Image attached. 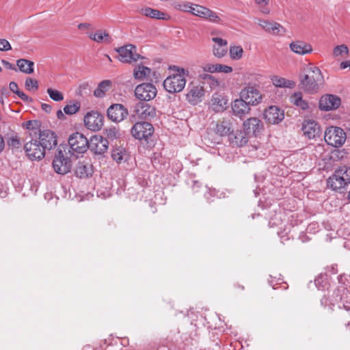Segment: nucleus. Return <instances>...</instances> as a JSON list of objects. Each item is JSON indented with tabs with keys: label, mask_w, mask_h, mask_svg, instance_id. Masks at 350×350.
Segmentation results:
<instances>
[{
	"label": "nucleus",
	"mask_w": 350,
	"mask_h": 350,
	"mask_svg": "<svg viewBox=\"0 0 350 350\" xmlns=\"http://www.w3.org/2000/svg\"><path fill=\"white\" fill-rule=\"evenodd\" d=\"M192 10L193 15L206 19L212 23H219L221 21L220 17L216 12L204 6L194 5Z\"/></svg>",
	"instance_id": "2eb2a0df"
},
{
	"label": "nucleus",
	"mask_w": 350,
	"mask_h": 350,
	"mask_svg": "<svg viewBox=\"0 0 350 350\" xmlns=\"http://www.w3.org/2000/svg\"><path fill=\"white\" fill-rule=\"evenodd\" d=\"M111 157L114 161L119 163H122V161H125L127 159L126 152L122 147L113 150Z\"/></svg>",
	"instance_id": "c9c22d12"
},
{
	"label": "nucleus",
	"mask_w": 350,
	"mask_h": 350,
	"mask_svg": "<svg viewBox=\"0 0 350 350\" xmlns=\"http://www.w3.org/2000/svg\"><path fill=\"white\" fill-rule=\"evenodd\" d=\"M4 148H5L4 139H3V137H2V135L0 134V152H1L3 150Z\"/></svg>",
	"instance_id": "680f3d73"
},
{
	"label": "nucleus",
	"mask_w": 350,
	"mask_h": 350,
	"mask_svg": "<svg viewBox=\"0 0 350 350\" xmlns=\"http://www.w3.org/2000/svg\"><path fill=\"white\" fill-rule=\"evenodd\" d=\"M340 174H342L336 170L334 174L327 180L328 186L334 191L343 188L348 185L344 177L342 178Z\"/></svg>",
	"instance_id": "5701e85b"
},
{
	"label": "nucleus",
	"mask_w": 350,
	"mask_h": 350,
	"mask_svg": "<svg viewBox=\"0 0 350 350\" xmlns=\"http://www.w3.org/2000/svg\"><path fill=\"white\" fill-rule=\"evenodd\" d=\"M231 142L237 146H243L247 142V138L245 137V134L241 131L237 132L233 138H230Z\"/></svg>",
	"instance_id": "4c0bfd02"
},
{
	"label": "nucleus",
	"mask_w": 350,
	"mask_h": 350,
	"mask_svg": "<svg viewBox=\"0 0 350 350\" xmlns=\"http://www.w3.org/2000/svg\"><path fill=\"white\" fill-rule=\"evenodd\" d=\"M290 101L292 104L303 110L308 108V103L303 99L302 94L299 92H295L290 96Z\"/></svg>",
	"instance_id": "2f4dec72"
},
{
	"label": "nucleus",
	"mask_w": 350,
	"mask_h": 350,
	"mask_svg": "<svg viewBox=\"0 0 350 350\" xmlns=\"http://www.w3.org/2000/svg\"><path fill=\"white\" fill-rule=\"evenodd\" d=\"M338 172H341L342 174H340L341 176L344 179H345L346 182L349 184L350 183V167L347 165H342L339 167L338 169Z\"/></svg>",
	"instance_id": "a18cd8bd"
},
{
	"label": "nucleus",
	"mask_w": 350,
	"mask_h": 350,
	"mask_svg": "<svg viewBox=\"0 0 350 350\" xmlns=\"http://www.w3.org/2000/svg\"><path fill=\"white\" fill-rule=\"evenodd\" d=\"M9 88H10V90L12 92H14V93H15V94H16V93L19 91V89H18V85H17V83H16V82H14V81H12V82H10V84H9Z\"/></svg>",
	"instance_id": "13d9d810"
},
{
	"label": "nucleus",
	"mask_w": 350,
	"mask_h": 350,
	"mask_svg": "<svg viewBox=\"0 0 350 350\" xmlns=\"http://www.w3.org/2000/svg\"><path fill=\"white\" fill-rule=\"evenodd\" d=\"M12 49L11 44L6 39H0V51H8Z\"/></svg>",
	"instance_id": "603ef678"
},
{
	"label": "nucleus",
	"mask_w": 350,
	"mask_h": 350,
	"mask_svg": "<svg viewBox=\"0 0 350 350\" xmlns=\"http://www.w3.org/2000/svg\"><path fill=\"white\" fill-rule=\"evenodd\" d=\"M211 107L216 112L224 111L228 106V98L221 94H214L211 98Z\"/></svg>",
	"instance_id": "a878e982"
},
{
	"label": "nucleus",
	"mask_w": 350,
	"mask_h": 350,
	"mask_svg": "<svg viewBox=\"0 0 350 350\" xmlns=\"http://www.w3.org/2000/svg\"><path fill=\"white\" fill-rule=\"evenodd\" d=\"M213 75L208 74V72H203L199 75V80L200 83L202 85L205 81L208 80L210 77H211Z\"/></svg>",
	"instance_id": "5fc2aeb1"
},
{
	"label": "nucleus",
	"mask_w": 350,
	"mask_h": 350,
	"mask_svg": "<svg viewBox=\"0 0 350 350\" xmlns=\"http://www.w3.org/2000/svg\"><path fill=\"white\" fill-rule=\"evenodd\" d=\"M119 59L123 63H133L137 62L141 55L136 53V47L133 44H128L118 49Z\"/></svg>",
	"instance_id": "9d476101"
},
{
	"label": "nucleus",
	"mask_w": 350,
	"mask_h": 350,
	"mask_svg": "<svg viewBox=\"0 0 350 350\" xmlns=\"http://www.w3.org/2000/svg\"><path fill=\"white\" fill-rule=\"evenodd\" d=\"M57 117L59 120H64L65 118L64 113L62 112L61 109L57 111Z\"/></svg>",
	"instance_id": "0e129e2a"
},
{
	"label": "nucleus",
	"mask_w": 350,
	"mask_h": 350,
	"mask_svg": "<svg viewBox=\"0 0 350 350\" xmlns=\"http://www.w3.org/2000/svg\"><path fill=\"white\" fill-rule=\"evenodd\" d=\"M202 85L203 87L208 86L210 89V91H212L213 90L217 89L219 87V81L217 80V79H216L215 77L212 76L211 77H210V79L208 80L205 81V83H204Z\"/></svg>",
	"instance_id": "c03bdc74"
},
{
	"label": "nucleus",
	"mask_w": 350,
	"mask_h": 350,
	"mask_svg": "<svg viewBox=\"0 0 350 350\" xmlns=\"http://www.w3.org/2000/svg\"><path fill=\"white\" fill-rule=\"evenodd\" d=\"M229 52L232 59H239L243 56V50L241 46H232L230 47Z\"/></svg>",
	"instance_id": "58836bf2"
},
{
	"label": "nucleus",
	"mask_w": 350,
	"mask_h": 350,
	"mask_svg": "<svg viewBox=\"0 0 350 350\" xmlns=\"http://www.w3.org/2000/svg\"><path fill=\"white\" fill-rule=\"evenodd\" d=\"M323 83V76L320 69L316 66H310L307 68L306 74L301 80V83L305 91L310 93L317 92L319 85Z\"/></svg>",
	"instance_id": "7ed1b4c3"
},
{
	"label": "nucleus",
	"mask_w": 350,
	"mask_h": 350,
	"mask_svg": "<svg viewBox=\"0 0 350 350\" xmlns=\"http://www.w3.org/2000/svg\"><path fill=\"white\" fill-rule=\"evenodd\" d=\"M109 147V142L106 138L100 135H94L89 141L88 148L96 154L105 153Z\"/></svg>",
	"instance_id": "4468645a"
},
{
	"label": "nucleus",
	"mask_w": 350,
	"mask_h": 350,
	"mask_svg": "<svg viewBox=\"0 0 350 350\" xmlns=\"http://www.w3.org/2000/svg\"><path fill=\"white\" fill-rule=\"evenodd\" d=\"M45 150H51L57 144V135L51 130L40 131L38 140Z\"/></svg>",
	"instance_id": "f8f14e48"
},
{
	"label": "nucleus",
	"mask_w": 350,
	"mask_h": 350,
	"mask_svg": "<svg viewBox=\"0 0 350 350\" xmlns=\"http://www.w3.org/2000/svg\"><path fill=\"white\" fill-rule=\"evenodd\" d=\"M68 144L72 154L74 152L82 154L88 149L89 141L82 133L76 132L69 137Z\"/></svg>",
	"instance_id": "39448f33"
},
{
	"label": "nucleus",
	"mask_w": 350,
	"mask_h": 350,
	"mask_svg": "<svg viewBox=\"0 0 350 350\" xmlns=\"http://www.w3.org/2000/svg\"><path fill=\"white\" fill-rule=\"evenodd\" d=\"M80 109V105L78 103L66 105L64 107V111L67 115L75 114Z\"/></svg>",
	"instance_id": "a19ab883"
},
{
	"label": "nucleus",
	"mask_w": 350,
	"mask_h": 350,
	"mask_svg": "<svg viewBox=\"0 0 350 350\" xmlns=\"http://www.w3.org/2000/svg\"><path fill=\"white\" fill-rule=\"evenodd\" d=\"M66 146H59L55 154L53 161V167L54 171L59 174H66L70 172L72 168V161L68 154H70V150Z\"/></svg>",
	"instance_id": "f03ea898"
},
{
	"label": "nucleus",
	"mask_w": 350,
	"mask_h": 350,
	"mask_svg": "<svg viewBox=\"0 0 350 350\" xmlns=\"http://www.w3.org/2000/svg\"><path fill=\"white\" fill-rule=\"evenodd\" d=\"M16 94L23 101L28 102L31 100V98L22 91L19 90Z\"/></svg>",
	"instance_id": "4d7b16f0"
},
{
	"label": "nucleus",
	"mask_w": 350,
	"mask_h": 350,
	"mask_svg": "<svg viewBox=\"0 0 350 350\" xmlns=\"http://www.w3.org/2000/svg\"><path fill=\"white\" fill-rule=\"evenodd\" d=\"M157 88L152 83H142L137 85L135 90V96L142 101H148L157 95Z\"/></svg>",
	"instance_id": "1a4fd4ad"
},
{
	"label": "nucleus",
	"mask_w": 350,
	"mask_h": 350,
	"mask_svg": "<svg viewBox=\"0 0 350 350\" xmlns=\"http://www.w3.org/2000/svg\"><path fill=\"white\" fill-rule=\"evenodd\" d=\"M89 38L98 43H111L112 39L105 31L98 30L89 35Z\"/></svg>",
	"instance_id": "c756f323"
},
{
	"label": "nucleus",
	"mask_w": 350,
	"mask_h": 350,
	"mask_svg": "<svg viewBox=\"0 0 350 350\" xmlns=\"http://www.w3.org/2000/svg\"><path fill=\"white\" fill-rule=\"evenodd\" d=\"M321 280V278H318L314 280V283L317 286L320 284V280Z\"/></svg>",
	"instance_id": "338daca9"
},
{
	"label": "nucleus",
	"mask_w": 350,
	"mask_h": 350,
	"mask_svg": "<svg viewBox=\"0 0 350 350\" xmlns=\"http://www.w3.org/2000/svg\"><path fill=\"white\" fill-rule=\"evenodd\" d=\"M135 112L142 119L152 120L157 116L156 109L143 102H139L136 105Z\"/></svg>",
	"instance_id": "f3484780"
},
{
	"label": "nucleus",
	"mask_w": 350,
	"mask_h": 350,
	"mask_svg": "<svg viewBox=\"0 0 350 350\" xmlns=\"http://www.w3.org/2000/svg\"><path fill=\"white\" fill-rule=\"evenodd\" d=\"M349 67V69H350V62L349 61H346V62H342L341 64H340V68L342 69H345L346 68Z\"/></svg>",
	"instance_id": "e2e57ef3"
},
{
	"label": "nucleus",
	"mask_w": 350,
	"mask_h": 350,
	"mask_svg": "<svg viewBox=\"0 0 350 350\" xmlns=\"http://www.w3.org/2000/svg\"><path fill=\"white\" fill-rule=\"evenodd\" d=\"M255 3L261 8V12L265 14L269 13V10L266 8L269 4V0H254Z\"/></svg>",
	"instance_id": "de8ad7c7"
},
{
	"label": "nucleus",
	"mask_w": 350,
	"mask_h": 350,
	"mask_svg": "<svg viewBox=\"0 0 350 350\" xmlns=\"http://www.w3.org/2000/svg\"><path fill=\"white\" fill-rule=\"evenodd\" d=\"M140 13L151 18L162 20H167L170 18V16L165 13L148 7L141 9Z\"/></svg>",
	"instance_id": "c85d7f7f"
},
{
	"label": "nucleus",
	"mask_w": 350,
	"mask_h": 350,
	"mask_svg": "<svg viewBox=\"0 0 350 350\" xmlns=\"http://www.w3.org/2000/svg\"><path fill=\"white\" fill-rule=\"evenodd\" d=\"M347 200H348L349 202L350 203V191H349L348 195H347Z\"/></svg>",
	"instance_id": "774afa93"
},
{
	"label": "nucleus",
	"mask_w": 350,
	"mask_h": 350,
	"mask_svg": "<svg viewBox=\"0 0 350 350\" xmlns=\"http://www.w3.org/2000/svg\"><path fill=\"white\" fill-rule=\"evenodd\" d=\"M154 132V128L150 123L147 122H139L135 123L132 129V135L137 139H147Z\"/></svg>",
	"instance_id": "423d86ee"
},
{
	"label": "nucleus",
	"mask_w": 350,
	"mask_h": 350,
	"mask_svg": "<svg viewBox=\"0 0 350 350\" xmlns=\"http://www.w3.org/2000/svg\"><path fill=\"white\" fill-rule=\"evenodd\" d=\"M240 97L245 100L250 105H257L262 99L260 91L255 86L248 85L242 89L240 92Z\"/></svg>",
	"instance_id": "6e6552de"
},
{
	"label": "nucleus",
	"mask_w": 350,
	"mask_h": 350,
	"mask_svg": "<svg viewBox=\"0 0 350 350\" xmlns=\"http://www.w3.org/2000/svg\"><path fill=\"white\" fill-rule=\"evenodd\" d=\"M349 49L345 44H340L336 46L333 50V54L335 57L342 55H348Z\"/></svg>",
	"instance_id": "37998d69"
},
{
	"label": "nucleus",
	"mask_w": 350,
	"mask_h": 350,
	"mask_svg": "<svg viewBox=\"0 0 350 350\" xmlns=\"http://www.w3.org/2000/svg\"><path fill=\"white\" fill-rule=\"evenodd\" d=\"M41 107H42V109L46 113H51V111H52L51 105L46 104V103H42L41 105Z\"/></svg>",
	"instance_id": "052dcab7"
},
{
	"label": "nucleus",
	"mask_w": 350,
	"mask_h": 350,
	"mask_svg": "<svg viewBox=\"0 0 350 350\" xmlns=\"http://www.w3.org/2000/svg\"><path fill=\"white\" fill-rule=\"evenodd\" d=\"M2 64L5 66L6 68L17 71L16 66L14 64L10 63L9 62L6 60H2Z\"/></svg>",
	"instance_id": "bf43d9fd"
},
{
	"label": "nucleus",
	"mask_w": 350,
	"mask_h": 350,
	"mask_svg": "<svg viewBox=\"0 0 350 350\" xmlns=\"http://www.w3.org/2000/svg\"><path fill=\"white\" fill-rule=\"evenodd\" d=\"M204 96V89L202 85H196L191 87L186 94L187 101L195 105L200 103Z\"/></svg>",
	"instance_id": "4be33fe9"
},
{
	"label": "nucleus",
	"mask_w": 350,
	"mask_h": 350,
	"mask_svg": "<svg viewBox=\"0 0 350 350\" xmlns=\"http://www.w3.org/2000/svg\"><path fill=\"white\" fill-rule=\"evenodd\" d=\"M265 119L270 124H278L284 118L283 111L276 106H270L264 112Z\"/></svg>",
	"instance_id": "6ab92c4d"
},
{
	"label": "nucleus",
	"mask_w": 350,
	"mask_h": 350,
	"mask_svg": "<svg viewBox=\"0 0 350 350\" xmlns=\"http://www.w3.org/2000/svg\"><path fill=\"white\" fill-rule=\"evenodd\" d=\"M39 122L36 120H29L23 124V126L28 130L36 129L38 126Z\"/></svg>",
	"instance_id": "864d4df0"
},
{
	"label": "nucleus",
	"mask_w": 350,
	"mask_h": 350,
	"mask_svg": "<svg viewBox=\"0 0 350 350\" xmlns=\"http://www.w3.org/2000/svg\"><path fill=\"white\" fill-rule=\"evenodd\" d=\"M231 107L233 114L241 118L249 113L250 111V105L241 97L232 102Z\"/></svg>",
	"instance_id": "aec40b11"
},
{
	"label": "nucleus",
	"mask_w": 350,
	"mask_h": 350,
	"mask_svg": "<svg viewBox=\"0 0 350 350\" xmlns=\"http://www.w3.org/2000/svg\"><path fill=\"white\" fill-rule=\"evenodd\" d=\"M271 81L275 87L279 88H292L295 85L294 82L278 76L273 77L271 78Z\"/></svg>",
	"instance_id": "e433bc0d"
},
{
	"label": "nucleus",
	"mask_w": 350,
	"mask_h": 350,
	"mask_svg": "<svg viewBox=\"0 0 350 350\" xmlns=\"http://www.w3.org/2000/svg\"><path fill=\"white\" fill-rule=\"evenodd\" d=\"M111 82L109 80H105L99 83L97 88L94 92L96 97L101 98L105 96V92L108 91L111 87Z\"/></svg>",
	"instance_id": "f704fd0d"
},
{
	"label": "nucleus",
	"mask_w": 350,
	"mask_h": 350,
	"mask_svg": "<svg viewBox=\"0 0 350 350\" xmlns=\"http://www.w3.org/2000/svg\"><path fill=\"white\" fill-rule=\"evenodd\" d=\"M304 134L309 139H314L319 137L321 133L319 124L314 120H305L302 125Z\"/></svg>",
	"instance_id": "a211bd4d"
},
{
	"label": "nucleus",
	"mask_w": 350,
	"mask_h": 350,
	"mask_svg": "<svg viewBox=\"0 0 350 350\" xmlns=\"http://www.w3.org/2000/svg\"><path fill=\"white\" fill-rule=\"evenodd\" d=\"M150 68L144 66H138L135 68L133 75L137 79L144 80L150 75Z\"/></svg>",
	"instance_id": "72a5a7b5"
},
{
	"label": "nucleus",
	"mask_w": 350,
	"mask_h": 350,
	"mask_svg": "<svg viewBox=\"0 0 350 350\" xmlns=\"http://www.w3.org/2000/svg\"><path fill=\"white\" fill-rule=\"evenodd\" d=\"M217 72L230 73L232 71L231 66L217 64Z\"/></svg>",
	"instance_id": "3c124183"
},
{
	"label": "nucleus",
	"mask_w": 350,
	"mask_h": 350,
	"mask_svg": "<svg viewBox=\"0 0 350 350\" xmlns=\"http://www.w3.org/2000/svg\"><path fill=\"white\" fill-rule=\"evenodd\" d=\"M340 98L333 94H326L319 100V108L323 111H330L337 109L340 105Z\"/></svg>",
	"instance_id": "dca6fc26"
},
{
	"label": "nucleus",
	"mask_w": 350,
	"mask_h": 350,
	"mask_svg": "<svg viewBox=\"0 0 350 350\" xmlns=\"http://www.w3.org/2000/svg\"><path fill=\"white\" fill-rule=\"evenodd\" d=\"M83 120L85 126L93 131L100 130L103 125V116L98 111L88 112Z\"/></svg>",
	"instance_id": "9b49d317"
},
{
	"label": "nucleus",
	"mask_w": 350,
	"mask_h": 350,
	"mask_svg": "<svg viewBox=\"0 0 350 350\" xmlns=\"http://www.w3.org/2000/svg\"><path fill=\"white\" fill-rule=\"evenodd\" d=\"M46 92L49 97L54 101L59 102L64 100V94L57 90L49 88Z\"/></svg>",
	"instance_id": "ea45409f"
},
{
	"label": "nucleus",
	"mask_w": 350,
	"mask_h": 350,
	"mask_svg": "<svg viewBox=\"0 0 350 350\" xmlns=\"http://www.w3.org/2000/svg\"><path fill=\"white\" fill-rule=\"evenodd\" d=\"M212 40L215 42L213 46V55L218 58L223 57L228 51V42L217 37L213 38Z\"/></svg>",
	"instance_id": "b1692460"
},
{
	"label": "nucleus",
	"mask_w": 350,
	"mask_h": 350,
	"mask_svg": "<svg viewBox=\"0 0 350 350\" xmlns=\"http://www.w3.org/2000/svg\"><path fill=\"white\" fill-rule=\"evenodd\" d=\"M215 131L221 136L230 135L231 133L230 123L226 120L219 121L216 124Z\"/></svg>",
	"instance_id": "473e14b6"
},
{
	"label": "nucleus",
	"mask_w": 350,
	"mask_h": 350,
	"mask_svg": "<svg viewBox=\"0 0 350 350\" xmlns=\"http://www.w3.org/2000/svg\"><path fill=\"white\" fill-rule=\"evenodd\" d=\"M8 145L12 148H18L21 146L20 137L17 135L10 137L8 140Z\"/></svg>",
	"instance_id": "49530a36"
},
{
	"label": "nucleus",
	"mask_w": 350,
	"mask_h": 350,
	"mask_svg": "<svg viewBox=\"0 0 350 350\" xmlns=\"http://www.w3.org/2000/svg\"><path fill=\"white\" fill-rule=\"evenodd\" d=\"M290 49L294 53L301 55L310 53L312 51V46L302 41L291 42L290 44Z\"/></svg>",
	"instance_id": "cd10ccee"
},
{
	"label": "nucleus",
	"mask_w": 350,
	"mask_h": 350,
	"mask_svg": "<svg viewBox=\"0 0 350 350\" xmlns=\"http://www.w3.org/2000/svg\"><path fill=\"white\" fill-rule=\"evenodd\" d=\"M24 149L31 160H40L45 156V150L37 139H31L25 144Z\"/></svg>",
	"instance_id": "0eeeda50"
},
{
	"label": "nucleus",
	"mask_w": 350,
	"mask_h": 350,
	"mask_svg": "<svg viewBox=\"0 0 350 350\" xmlns=\"http://www.w3.org/2000/svg\"><path fill=\"white\" fill-rule=\"evenodd\" d=\"M325 142L333 147L342 146L346 141V133L344 130L337 126L328 127L324 133Z\"/></svg>",
	"instance_id": "20e7f679"
},
{
	"label": "nucleus",
	"mask_w": 350,
	"mask_h": 350,
	"mask_svg": "<svg viewBox=\"0 0 350 350\" xmlns=\"http://www.w3.org/2000/svg\"><path fill=\"white\" fill-rule=\"evenodd\" d=\"M202 69L204 72L208 73H215L217 72V64H204L202 66Z\"/></svg>",
	"instance_id": "8fccbe9b"
},
{
	"label": "nucleus",
	"mask_w": 350,
	"mask_h": 350,
	"mask_svg": "<svg viewBox=\"0 0 350 350\" xmlns=\"http://www.w3.org/2000/svg\"><path fill=\"white\" fill-rule=\"evenodd\" d=\"M18 70L25 74H31L34 70V63L26 59H19L16 61Z\"/></svg>",
	"instance_id": "7c9ffc66"
},
{
	"label": "nucleus",
	"mask_w": 350,
	"mask_h": 350,
	"mask_svg": "<svg viewBox=\"0 0 350 350\" xmlns=\"http://www.w3.org/2000/svg\"><path fill=\"white\" fill-rule=\"evenodd\" d=\"M25 85L28 91H36L38 89V81L29 77L26 79Z\"/></svg>",
	"instance_id": "79ce46f5"
},
{
	"label": "nucleus",
	"mask_w": 350,
	"mask_h": 350,
	"mask_svg": "<svg viewBox=\"0 0 350 350\" xmlns=\"http://www.w3.org/2000/svg\"><path fill=\"white\" fill-rule=\"evenodd\" d=\"M128 115L127 109L122 104H113L107 109V117L114 122H122Z\"/></svg>",
	"instance_id": "ddd939ff"
},
{
	"label": "nucleus",
	"mask_w": 350,
	"mask_h": 350,
	"mask_svg": "<svg viewBox=\"0 0 350 350\" xmlns=\"http://www.w3.org/2000/svg\"><path fill=\"white\" fill-rule=\"evenodd\" d=\"M243 128L245 133L256 135L262 129L263 124L259 119L250 118L243 122Z\"/></svg>",
	"instance_id": "412c9836"
},
{
	"label": "nucleus",
	"mask_w": 350,
	"mask_h": 350,
	"mask_svg": "<svg viewBox=\"0 0 350 350\" xmlns=\"http://www.w3.org/2000/svg\"><path fill=\"white\" fill-rule=\"evenodd\" d=\"M105 135L109 139L113 140L119 137V132L116 128H109L106 129Z\"/></svg>",
	"instance_id": "09e8293b"
},
{
	"label": "nucleus",
	"mask_w": 350,
	"mask_h": 350,
	"mask_svg": "<svg viewBox=\"0 0 350 350\" xmlns=\"http://www.w3.org/2000/svg\"><path fill=\"white\" fill-rule=\"evenodd\" d=\"M170 69L174 73L164 80L163 87L170 93L180 92L185 87L186 77L189 75V70L177 66H173Z\"/></svg>",
	"instance_id": "f257e3e1"
},
{
	"label": "nucleus",
	"mask_w": 350,
	"mask_h": 350,
	"mask_svg": "<svg viewBox=\"0 0 350 350\" xmlns=\"http://www.w3.org/2000/svg\"><path fill=\"white\" fill-rule=\"evenodd\" d=\"M258 25L264 30L273 34H282L284 32L283 27L278 23L259 19Z\"/></svg>",
	"instance_id": "393cba45"
},
{
	"label": "nucleus",
	"mask_w": 350,
	"mask_h": 350,
	"mask_svg": "<svg viewBox=\"0 0 350 350\" xmlns=\"http://www.w3.org/2000/svg\"><path fill=\"white\" fill-rule=\"evenodd\" d=\"M90 24L89 23H80L79 25H78V28L79 29H87L90 27Z\"/></svg>",
	"instance_id": "69168bd1"
},
{
	"label": "nucleus",
	"mask_w": 350,
	"mask_h": 350,
	"mask_svg": "<svg viewBox=\"0 0 350 350\" xmlns=\"http://www.w3.org/2000/svg\"><path fill=\"white\" fill-rule=\"evenodd\" d=\"M92 165L88 162L79 161L75 169V174L80 178H85L92 174Z\"/></svg>",
	"instance_id": "bb28decb"
},
{
	"label": "nucleus",
	"mask_w": 350,
	"mask_h": 350,
	"mask_svg": "<svg viewBox=\"0 0 350 350\" xmlns=\"http://www.w3.org/2000/svg\"><path fill=\"white\" fill-rule=\"evenodd\" d=\"M195 4L187 3L183 4V5H180V10L185 11V12H189L192 13V9H193Z\"/></svg>",
	"instance_id": "6e6d98bb"
}]
</instances>
